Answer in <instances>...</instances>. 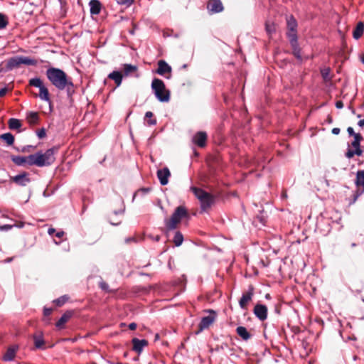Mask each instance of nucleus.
Instances as JSON below:
<instances>
[{"label":"nucleus","mask_w":364,"mask_h":364,"mask_svg":"<svg viewBox=\"0 0 364 364\" xmlns=\"http://www.w3.org/2000/svg\"><path fill=\"white\" fill-rule=\"evenodd\" d=\"M46 77L51 85L58 90H66L68 96L75 92L74 84L72 78L65 71L57 68H49L46 72Z\"/></svg>","instance_id":"f257e3e1"},{"label":"nucleus","mask_w":364,"mask_h":364,"mask_svg":"<svg viewBox=\"0 0 364 364\" xmlns=\"http://www.w3.org/2000/svg\"><path fill=\"white\" fill-rule=\"evenodd\" d=\"M58 148L52 147L47 149L45 152L38 151L34 154L29 155V159L32 166L38 167H44L50 166L55 160V153Z\"/></svg>","instance_id":"f03ea898"},{"label":"nucleus","mask_w":364,"mask_h":364,"mask_svg":"<svg viewBox=\"0 0 364 364\" xmlns=\"http://www.w3.org/2000/svg\"><path fill=\"white\" fill-rule=\"evenodd\" d=\"M191 190L199 200L202 212H206L214 203L215 198L212 194L195 186L191 187Z\"/></svg>","instance_id":"7ed1b4c3"},{"label":"nucleus","mask_w":364,"mask_h":364,"mask_svg":"<svg viewBox=\"0 0 364 364\" xmlns=\"http://www.w3.org/2000/svg\"><path fill=\"white\" fill-rule=\"evenodd\" d=\"M188 218V213L186 207L183 205L178 206L169 220H165L164 223L168 230H173L176 229L178 224L183 218Z\"/></svg>","instance_id":"20e7f679"},{"label":"nucleus","mask_w":364,"mask_h":364,"mask_svg":"<svg viewBox=\"0 0 364 364\" xmlns=\"http://www.w3.org/2000/svg\"><path fill=\"white\" fill-rule=\"evenodd\" d=\"M151 89L157 98L162 102H167L170 100V92L166 89L164 81L159 78H154L151 82Z\"/></svg>","instance_id":"39448f33"},{"label":"nucleus","mask_w":364,"mask_h":364,"mask_svg":"<svg viewBox=\"0 0 364 364\" xmlns=\"http://www.w3.org/2000/svg\"><path fill=\"white\" fill-rule=\"evenodd\" d=\"M38 63L37 60L26 56H14L7 60L6 65V70H12L18 67L21 64L35 66Z\"/></svg>","instance_id":"423d86ee"},{"label":"nucleus","mask_w":364,"mask_h":364,"mask_svg":"<svg viewBox=\"0 0 364 364\" xmlns=\"http://www.w3.org/2000/svg\"><path fill=\"white\" fill-rule=\"evenodd\" d=\"M29 85L39 88V97L41 100L50 103V98L48 88L43 85L39 77H33L29 80Z\"/></svg>","instance_id":"0eeeda50"},{"label":"nucleus","mask_w":364,"mask_h":364,"mask_svg":"<svg viewBox=\"0 0 364 364\" xmlns=\"http://www.w3.org/2000/svg\"><path fill=\"white\" fill-rule=\"evenodd\" d=\"M208 312L210 313L209 315L204 316L201 318V321L198 325L199 329L196 332V334H198L200 332H202L204 329L209 328V326L212 325L213 323L215 321V312L213 310H209Z\"/></svg>","instance_id":"6e6552de"},{"label":"nucleus","mask_w":364,"mask_h":364,"mask_svg":"<svg viewBox=\"0 0 364 364\" xmlns=\"http://www.w3.org/2000/svg\"><path fill=\"white\" fill-rule=\"evenodd\" d=\"M30 174L23 171L18 175L11 177V181L20 186H26L31 182Z\"/></svg>","instance_id":"1a4fd4ad"},{"label":"nucleus","mask_w":364,"mask_h":364,"mask_svg":"<svg viewBox=\"0 0 364 364\" xmlns=\"http://www.w3.org/2000/svg\"><path fill=\"white\" fill-rule=\"evenodd\" d=\"M171 71L172 68L164 60H160L158 62V68L156 70V73L161 76L165 75V74L168 73V76H166V77L167 79H170L171 77Z\"/></svg>","instance_id":"9d476101"},{"label":"nucleus","mask_w":364,"mask_h":364,"mask_svg":"<svg viewBox=\"0 0 364 364\" xmlns=\"http://www.w3.org/2000/svg\"><path fill=\"white\" fill-rule=\"evenodd\" d=\"M254 294V287L252 286H250L248 291L244 293L239 301L240 307L242 309H246L247 306V304L249 301L252 300V298Z\"/></svg>","instance_id":"9b49d317"},{"label":"nucleus","mask_w":364,"mask_h":364,"mask_svg":"<svg viewBox=\"0 0 364 364\" xmlns=\"http://www.w3.org/2000/svg\"><path fill=\"white\" fill-rule=\"evenodd\" d=\"M254 314L260 321H263L267 318V307L264 304H257L254 307Z\"/></svg>","instance_id":"f8f14e48"},{"label":"nucleus","mask_w":364,"mask_h":364,"mask_svg":"<svg viewBox=\"0 0 364 364\" xmlns=\"http://www.w3.org/2000/svg\"><path fill=\"white\" fill-rule=\"evenodd\" d=\"M123 67V76L127 77L134 75L135 77H139V74L137 73L138 67L132 64L124 63Z\"/></svg>","instance_id":"ddd939ff"},{"label":"nucleus","mask_w":364,"mask_h":364,"mask_svg":"<svg viewBox=\"0 0 364 364\" xmlns=\"http://www.w3.org/2000/svg\"><path fill=\"white\" fill-rule=\"evenodd\" d=\"M207 134L205 132H198L193 137V141L199 147H204L206 145Z\"/></svg>","instance_id":"4468645a"},{"label":"nucleus","mask_w":364,"mask_h":364,"mask_svg":"<svg viewBox=\"0 0 364 364\" xmlns=\"http://www.w3.org/2000/svg\"><path fill=\"white\" fill-rule=\"evenodd\" d=\"M170 176L171 173L167 167L157 171V177L162 186H165L168 183Z\"/></svg>","instance_id":"2eb2a0df"},{"label":"nucleus","mask_w":364,"mask_h":364,"mask_svg":"<svg viewBox=\"0 0 364 364\" xmlns=\"http://www.w3.org/2000/svg\"><path fill=\"white\" fill-rule=\"evenodd\" d=\"M211 13H220L223 11V6L220 0H210L207 5Z\"/></svg>","instance_id":"dca6fc26"},{"label":"nucleus","mask_w":364,"mask_h":364,"mask_svg":"<svg viewBox=\"0 0 364 364\" xmlns=\"http://www.w3.org/2000/svg\"><path fill=\"white\" fill-rule=\"evenodd\" d=\"M132 343L133 344L132 350L137 353L140 354L143 348L148 345V341L145 339H139L136 338H134L132 340Z\"/></svg>","instance_id":"f3484780"},{"label":"nucleus","mask_w":364,"mask_h":364,"mask_svg":"<svg viewBox=\"0 0 364 364\" xmlns=\"http://www.w3.org/2000/svg\"><path fill=\"white\" fill-rule=\"evenodd\" d=\"M11 161L18 166H23L26 164L32 166L31 162L29 159V156H11Z\"/></svg>","instance_id":"a211bd4d"},{"label":"nucleus","mask_w":364,"mask_h":364,"mask_svg":"<svg viewBox=\"0 0 364 364\" xmlns=\"http://www.w3.org/2000/svg\"><path fill=\"white\" fill-rule=\"evenodd\" d=\"M89 6L90 7V11L91 14L98 15L100 13L102 4L99 0H90Z\"/></svg>","instance_id":"6ab92c4d"},{"label":"nucleus","mask_w":364,"mask_h":364,"mask_svg":"<svg viewBox=\"0 0 364 364\" xmlns=\"http://www.w3.org/2000/svg\"><path fill=\"white\" fill-rule=\"evenodd\" d=\"M108 78L114 80L117 87H119L122 82L123 75L121 72L114 70L108 75Z\"/></svg>","instance_id":"aec40b11"},{"label":"nucleus","mask_w":364,"mask_h":364,"mask_svg":"<svg viewBox=\"0 0 364 364\" xmlns=\"http://www.w3.org/2000/svg\"><path fill=\"white\" fill-rule=\"evenodd\" d=\"M17 350V346H14L9 348L3 356V360L6 362L13 360L15 358L16 352Z\"/></svg>","instance_id":"412c9836"},{"label":"nucleus","mask_w":364,"mask_h":364,"mask_svg":"<svg viewBox=\"0 0 364 364\" xmlns=\"http://www.w3.org/2000/svg\"><path fill=\"white\" fill-rule=\"evenodd\" d=\"M34 346L36 349H45V341L43 339V336L42 333L37 335L35 334L33 336Z\"/></svg>","instance_id":"4be33fe9"},{"label":"nucleus","mask_w":364,"mask_h":364,"mask_svg":"<svg viewBox=\"0 0 364 364\" xmlns=\"http://www.w3.org/2000/svg\"><path fill=\"white\" fill-rule=\"evenodd\" d=\"M354 149H351L350 148L348 149L347 151L345 154V156L348 159L353 158L355 155L361 156L363 153V149L360 146L353 147Z\"/></svg>","instance_id":"5701e85b"},{"label":"nucleus","mask_w":364,"mask_h":364,"mask_svg":"<svg viewBox=\"0 0 364 364\" xmlns=\"http://www.w3.org/2000/svg\"><path fill=\"white\" fill-rule=\"evenodd\" d=\"M237 335L241 337L244 341H247L251 338V334L248 332L247 328L244 326H238L236 328Z\"/></svg>","instance_id":"b1692460"},{"label":"nucleus","mask_w":364,"mask_h":364,"mask_svg":"<svg viewBox=\"0 0 364 364\" xmlns=\"http://www.w3.org/2000/svg\"><path fill=\"white\" fill-rule=\"evenodd\" d=\"M363 31H364V23L363 22L360 21L357 23L356 27H355V30L353 31V38L355 39L360 38L363 36Z\"/></svg>","instance_id":"393cba45"},{"label":"nucleus","mask_w":364,"mask_h":364,"mask_svg":"<svg viewBox=\"0 0 364 364\" xmlns=\"http://www.w3.org/2000/svg\"><path fill=\"white\" fill-rule=\"evenodd\" d=\"M355 185L358 187L361 186L363 188L361 193H364V170L358 171L356 173Z\"/></svg>","instance_id":"a878e982"},{"label":"nucleus","mask_w":364,"mask_h":364,"mask_svg":"<svg viewBox=\"0 0 364 364\" xmlns=\"http://www.w3.org/2000/svg\"><path fill=\"white\" fill-rule=\"evenodd\" d=\"M38 114L36 112H29L27 113L26 119L31 124H36L38 121Z\"/></svg>","instance_id":"bb28decb"},{"label":"nucleus","mask_w":364,"mask_h":364,"mask_svg":"<svg viewBox=\"0 0 364 364\" xmlns=\"http://www.w3.org/2000/svg\"><path fill=\"white\" fill-rule=\"evenodd\" d=\"M70 313H65L62 315V316L59 318V320L56 322L55 326L57 328H61L64 326V324L68 321L70 318Z\"/></svg>","instance_id":"cd10ccee"},{"label":"nucleus","mask_w":364,"mask_h":364,"mask_svg":"<svg viewBox=\"0 0 364 364\" xmlns=\"http://www.w3.org/2000/svg\"><path fill=\"white\" fill-rule=\"evenodd\" d=\"M287 27L291 32L296 31L297 22L293 16L287 18Z\"/></svg>","instance_id":"c85d7f7f"},{"label":"nucleus","mask_w":364,"mask_h":364,"mask_svg":"<svg viewBox=\"0 0 364 364\" xmlns=\"http://www.w3.org/2000/svg\"><path fill=\"white\" fill-rule=\"evenodd\" d=\"M21 122L19 119L16 118H11L9 120V127L10 129H18L21 127Z\"/></svg>","instance_id":"c756f323"},{"label":"nucleus","mask_w":364,"mask_h":364,"mask_svg":"<svg viewBox=\"0 0 364 364\" xmlns=\"http://www.w3.org/2000/svg\"><path fill=\"white\" fill-rule=\"evenodd\" d=\"M173 241L176 247L180 246L183 243V236L181 232H176Z\"/></svg>","instance_id":"7c9ffc66"},{"label":"nucleus","mask_w":364,"mask_h":364,"mask_svg":"<svg viewBox=\"0 0 364 364\" xmlns=\"http://www.w3.org/2000/svg\"><path fill=\"white\" fill-rule=\"evenodd\" d=\"M1 139L5 141L9 145H12L14 142V137L11 133H5L1 135Z\"/></svg>","instance_id":"2f4dec72"},{"label":"nucleus","mask_w":364,"mask_h":364,"mask_svg":"<svg viewBox=\"0 0 364 364\" xmlns=\"http://www.w3.org/2000/svg\"><path fill=\"white\" fill-rule=\"evenodd\" d=\"M9 24V18L4 14L0 13V30L4 29Z\"/></svg>","instance_id":"473e14b6"},{"label":"nucleus","mask_w":364,"mask_h":364,"mask_svg":"<svg viewBox=\"0 0 364 364\" xmlns=\"http://www.w3.org/2000/svg\"><path fill=\"white\" fill-rule=\"evenodd\" d=\"M68 299H69V297L68 296L63 295V296L55 299L53 301V303L58 306H61L68 300Z\"/></svg>","instance_id":"72a5a7b5"},{"label":"nucleus","mask_w":364,"mask_h":364,"mask_svg":"<svg viewBox=\"0 0 364 364\" xmlns=\"http://www.w3.org/2000/svg\"><path fill=\"white\" fill-rule=\"evenodd\" d=\"M288 36L290 39V43L292 47H294V46H296L297 44V36H296V31L294 32H289L288 33Z\"/></svg>","instance_id":"f704fd0d"},{"label":"nucleus","mask_w":364,"mask_h":364,"mask_svg":"<svg viewBox=\"0 0 364 364\" xmlns=\"http://www.w3.org/2000/svg\"><path fill=\"white\" fill-rule=\"evenodd\" d=\"M353 137H354V140L351 142V146L353 147L360 146V142L363 139V137L360 135V134H356V135H355Z\"/></svg>","instance_id":"c9c22d12"},{"label":"nucleus","mask_w":364,"mask_h":364,"mask_svg":"<svg viewBox=\"0 0 364 364\" xmlns=\"http://www.w3.org/2000/svg\"><path fill=\"white\" fill-rule=\"evenodd\" d=\"M36 149L35 146L32 145H26L23 146L21 149H17V151L23 152V153H28L33 151Z\"/></svg>","instance_id":"e433bc0d"},{"label":"nucleus","mask_w":364,"mask_h":364,"mask_svg":"<svg viewBox=\"0 0 364 364\" xmlns=\"http://www.w3.org/2000/svg\"><path fill=\"white\" fill-rule=\"evenodd\" d=\"M293 54L298 60H301L302 58L301 55V50L298 46V43L296 44V46H294V47H293Z\"/></svg>","instance_id":"4c0bfd02"},{"label":"nucleus","mask_w":364,"mask_h":364,"mask_svg":"<svg viewBox=\"0 0 364 364\" xmlns=\"http://www.w3.org/2000/svg\"><path fill=\"white\" fill-rule=\"evenodd\" d=\"M116 2L122 6H125L126 7L130 6L134 1V0H115Z\"/></svg>","instance_id":"58836bf2"},{"label":"nucleus","mask_w":364,"mask_h":364,"mask_svg":"<svg viewBox=\"0 0 364 364\" xmlns=\"http://www.w3.org/2000/svg\"><path fill=\"white\" fill-rule=\"evenodd\" d=\"M321 75L324 80L327 81L329 80L330 78V69L329 68H324L321 70Z\"/></svg>","instance_id":"ea45409f"},{"label":"nucleus","mask_w":364,"mask_h":364,"mask_svg":"<svg viewBox=\"0 0 364 364\" xmlns=\"http://www.w3.org/2000/svg\"><path fill=\"white\" fill-rule=\"evenodd\" d=\"M13 225H3L0 226V231H9L13 228Z\"/></svg>","instance_id":"a19ab883"},{"label":"nucleus","mask_w":364,"mask_h":364,"mask_svg":"<svg viewBox=\"0 0 364 364\" xmlns=\"http://www.w3.org/2000/svg\"><path fill=\"white\" fill-rule=\"evenodd\" d=\"M46 130L44 128H42L37 132V136L40 139L44 138L46 136Z\"/></svg>","instance_id":"79ce46f5"},{"label":"nucleus","mask_w":364,"mask_h":364,"mask_svg":"<svg viewBox=\"0 0 364 364\" xmlns=\"http://www.w3.org/2000/svg\"><path fill=\"white\" fill-rule=\"evenodd\" d=\"M100 287L102 290H104L105 291H109V285L106 282H100Z\"/></svg>","instance_id":"37998d69"},{"label":"nucleus","mask_w":364,"mask_h":364,"mask_svg":"<svg viewBox=\"0 0 364 364\" xmlns=\"http://www.w3.org/2000/svg\"><path fill=\"white\" fill-rule=\"evenodd\" d=\"M109 223L112 225H118L121 223V220H113L112 218V215H110L109 216Z\"/></svg>","instance_id":"c03bdc74"},{"label":"nucleus","mask_w":364,"mask_h":364,"mask_svg":"<svg viewBox=\"0 0 364 364\" xmlns=\"http://www.w3.org/2000/svg\"><path fill=\"white\" fill-rule=\"evenodd\" d=\"M150 190H151L150 188H142L138 191V193H141L142 195H145V194L148 193L150 191Z\"/></svg>","instance_id":"a18cd8bd"},{"label":"nucleus","mask_w":364,"mask_h":364,"mask_svg":"<svg viewBox=\"0 0 364 364\" xmlns=\"http://www.w3.org/2000/svg\"><path fill=\"white\" fill-rule=\"evenodd\" d=\"M362 193H361V191H360V192L357 191V192L354 194V196H353V201H352V202H350V204L354 203L357 200V199L358 198V197H359Z\"/></svg>","instance_id":"49530a36"},{"label":"nucleus","mask_w":364,"mask_h":364,"mask_svg":"<svg viewBox=\"0 0 364 364\" xmlns=\"http://www.w3.org/2000/svg\"><path fill=\"white\" fill-rule=\"evenodd\" d=\"M52 309L50 308H44L43 314L45 316H48L52 313Z\"/></svg>","instance_id":"de8ad7c7"},{"label":"nucleus","mask_w":364,"mask_h":364,"mask_svg":"<svg viewBox=\"0 0 364 364\" xmlns=\"http://www.w3.org/2000/svg\"><path fill=\"white\" fill-rule=\"evenodd\" d=\"M347 132H348V134L350 136H354L357 134V133H355L354 129L351 127H349L347 129Z\"/></svg>","instance_id":"09e8293b"},{"label":"nucleus","mask_w":364,"mask_h":364,"mask_svg":"<svg viewBox=\"0 0 364 364\" xmlns=\"http://www.w3.org/2000/svg\"><path fill=\"white\" fill-rule=\"evenodd\" d=\"M336 107L338 109H341L343 107V103L342 101L339 100L336 102Z\"/></svg>","instance_id":"8fccbe9b"},{"label":"nucleus","mask_w":364,"mask_h":364,"mask_svg":"<svg viewBox=\"0 0 364 364\" xmlns=\"http://www.w3.org/2000/svg\"><path fill=\"white\" fill-rule=\"evenodd\" d=\"M7 92V89L6 87L1 88L0 90V97L4 96Z\"/></svg>","instance_id":"3c124183"},{"label":"nucleus","mask_w":364,"mask_h":364,"mask_svg":"<svg viewBox=\"0 0 364 364\" xmlns=\"http://www.w3.org/2000/svg\"><path fill=\"white\" fill-rule=\"evenodd\" d=\"M136 326H137V325L136 323H131L129 324V328L130 330H135Z\"/></svg>","instance_id":"603ef678"},{"label":"nucleus","mask_w":364,"mask_h":364,"mask_svg":"<svg viewBox=\"0 0 364 364\" xmlns=\"http://www.w3.org/2000/svg\"><path fill=\"white\" fill-rule=\"evenodd\" d=\"M148 125L153 126L156 124V120L155 119H150L147 122Z\"/></svg>","instance_id":"864d4df0"},{"label":"nucleus","mask_w":364,"mask_h":364,"mask_svg":"<svg viewBox=\"0 0 364 364\" xmlns=\"http://www.w3.org/2000/svg\"><path fill=\"white\" fill-rule=\"evenodd\" d=\"M341 130L339 128L335 127L332 129V134L337 135L340 133Z\"/></svg>","instance_id":"5fc2aeb1"},{"label":"nucleus","mask_w":364,"mask_h":364,"mask_svg":"<svg viewBox=\"0 0 364 364\" xmlns=\"http://www.w3.org/2000/svg\"><path fill=\"white\" fill-rule=\"evenodd\" d=\"M63 235H64L63 231H58L55 233V237H57L58 238H61Z\"/></svg>","instance_id":"6e6d98bb"},{"label":"nucleus","mask_w":364,"mask_h":364,"mask_svg":"<svg viewBox=\"0 0 364 364\" xmlns=\"http://www.w3.org/2000/svg\"><path fill=\"white\" fill-rule=\"evenodd\" d=\"M153 115H154V114H153V113H152L151 112L148 111V112H146V114H145V117H146V118H151V117H153Z\"/></svg>","instance_id":"4d7b16f0"},{"label":"nucleus","mask_w":364,"mask_h":364,"mask_svg":"<svg viewBox=\"0 0 364 364\" xmlns=\"http://www.w3.org/2000/svg\"><path fill=\"white\" fill-rule=\"evenodd\" d=\"M55 232V228H50L48 230V233L50 235H52Z\"/></svg>","instance_id":"13d9d810"},{"label":"nucleus","mask_w":364,"mask_h":364,"mask_svg":"<svg viewBox=\"0 0 364 364\" xmlns=\"http://www.w3.org/2000/svg\"><path fill=\"white\" fill-rule=\"evenodd\" d=\"M124 213V210H118V211H114L113 212V215H122V213Z\"/></svg>","instance_id":"bf43d9fd"},{"label":"nucleus","mask_w":364,"mask_h":364,"mask_svg":"<svg viewBox=\"0 0 364 364\" xmlns=\"http://www.w3.org/2000/svg\"><path fill=\"white\" fill-rule=\"evenodd\" d=\"M358 125L360 127H363L364 126V119L358 121Z\"/></svg>","instance_id":"052dcab7"},{"label":"nucleus","mask_w":364,"mask_h":364,"mask_svg":"<svg viewBox=\"0 0 364 364\" xmlns=\"http://www.w3.org/2000/svg\"><path fill=\"white\" fill-rule=\"evenodd\" d=\"M266 29H267L268 33H271L272 32V28H269L268 26H267Z\"/></svg>","instance_id":"680f3d73"},{"label":"nucleus","mask_w":364,"mask_h":364,"mask_svg":"<svg viewBox=\"0 0 364 364\" xmlns=\"http://www.w3.org/2000/svg\"><path fill=\"white\" fill-rule=\"evenodd\" d=\"M328 122L329 123H331V122H333V119H332V117H331L328 116Z\"/></svg>","instance_id":"e2e57ef3"},{"label":"nucleus","mask_w":364,"mask_h":364,"mask_svg":"<svg viewBox=\"0 0 364 364\" xmlns=\"http://www.w3.org/2000/svg\"><path fill=\"white\" fill-rule=\"evenodd\" d=\"M260 222L264 225V220L262 219V218H260Z\"/></svg>","instance_id":"0e129e2a"},{"label":"nucleus","mask_w":364,"mask_h":364,"mask_svg":"<svg viewBox=\"0 0 364 364\" xmlns=\"http://www.w3.org/2000/svg\"><path fill=\"white\" fill-rule=\"evenodd\" d=\"M351 246H352V247H355V246H356V244H355V243H352Z\"/></svg>","instance_id":"69168bd1"},{"label":"nucleus","mask_w":364,"mask_h":364,"mask_svg":"<svg viewBox=\"0 0 364 364\" xmlns=\"http://www.w3.org/2000/svg\"><path fill=\"white\" fill-rule=\"evenodd\" d=\"M269 294H267L266 295V298H269Z\"/></svg>","instance_id":"338daca9"},{"label":"nucleus","mask_w":364,"mask_h":364,"mask_svg":"<svg viewBox=\"0 0 364 364\" xmlns=\"http://www.w3.org/2000/svg\"><path fill=\"white\" fill-rule=\"evenodd\" d=\"M363 62L364 63V58L363 59Z\"/></svg>","instance_id":"774afa93"}]
</instances>
